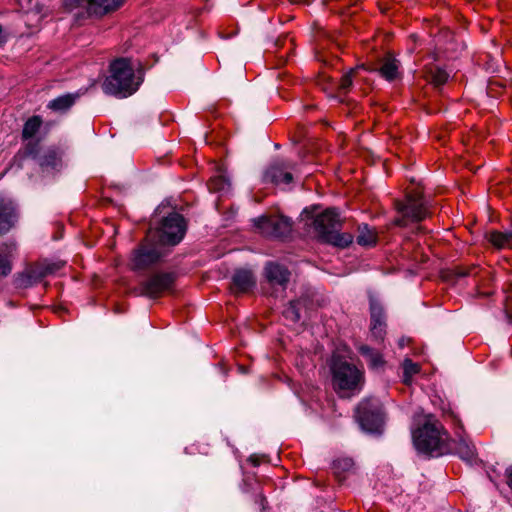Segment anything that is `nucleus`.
<instances>
[{
  "label": "nucleus",
  "instance_id": "nucleus-3",
  "mask_svg": "<svg viewBox=\"0 0 512 512\" xmlns=\"http://www.w3.org/2000/svg\"><path fill=\"white\" fill-rule=\"evenodd\" d=\"M333 387L341 397L359 392L364 383V372L338 355L331 363Z\"/></svg>",
  "mask_w": 512,
  "mask_h": 512
},
{
  "label": "nucleus",
  "instance_id": "nucleus-13",
  "mask_svg": "<svg viewBox=\"0 0 512 512\" xmlns=\"http://www.w3.org/2000/svg\"><path fill=\"white\" fill-rule=\"evenodd\" d=\"M266 277L271 285L285 287L289 280V271L282 265L269 263L266 268Z\"/></svg>",
  "mask_w": 512,
  "mask_h": 512
},
{
  "label": "nucleus",
  "instance_id": "nucleus-15",
  "mask_svg": "<svg viewBox=\"0 0 512 512\" xmlns=\"http://www.w3.org/2000/svg\"><path fill=\"white\" fill-rule=\"evenodd\" d=\"M359 352L366 359L367 364L371 370L381 371L384 369L386 362H385L382 354H380L377 351H374L373 349L369 348L368 346H361L359 348Z\"/></svg>",
  "mask_w": 512,
  "mask_h": 512
},
{
  "label": "nucleus",
  "instance_id": "nucleus-10",
  "mask_svg": "<svg viewBox=\"0 0 512 512\" xmlns=\"http://www.w3.org/2000/svg\"><path fill=\"white\" fill-rule=\"evenodd\" d=\"M172 282L173 279L170 275H156L143 284L142 294L156 297L160 293L168 290Z\"/></svg>",
  "mask_w": 512,
  "mask_h": 512
},
{
  "label": "nucleus",
  "instance_id": "nucleus-17",
  "mask_svg": "<svg viewBox=\"0 0 512 512\" xmlns=\"http://www.w3.org/2000/svg\"><path fill=\"white\" fill-rule=\"evenodd\" d=\"M233 284L235 289L240 292L247 291L254 285V277L249 270H238L233 276Z\"/></svg>",
  "mask_w": 512,
  "mask_h": 512
},
{
  "label": "nucleus",
  "instance_id": "nucleus-9",
  "mask_svg": "<svg viewBox=\"0 0 512 512\" xmlns=\"http://www.w3.org/2000/svg\"><path fill=\"white\" fill-rule=\"evenodd\" d=\"M255 225L260 232L267 236L281 237L291 231V221L282 215L263 216L255 220Z\"/></svg>",
  "mask_w": 512,
  "mask_h": 512
},
{
  "label": "nucleus",
  "instance_id": "nucleus-20",
  "mask_svg": "<svg viewBox=\"0 0 512 512\" xmlns=\"http://www.w3.org/2000/svg\"><path fill=\"white\" fill-rule=\"evenodd\" d=\"M321 239H323L324 241L331 243L337 247H341V248L347 247L353 241V237L351 234H348V233L340 234L336 231V229H332Z\"/></svg>",
  "mask_w": 512,
  "mask_h": 512
},
{
  "label": "nucleus",
  "instance_id": "nucleus-34",
  "mask_svg": "<svg viewBox=\"0 0 512 512\" xmlns=\"http://www.w3.org/2000/svg\"><path fill=\"white\" fill-rule=\"evenodd\" d=\"M338 463L340 464L341 461H339ZM342 463H343L345 469H348L352 466V461L350 459H344V460H342Z\"/></svg>",
  "mask_w": 512,
  "mask_h": 512
},
{
  "label": "nucleus",
  "instance_id": "nucleus-24",
  "mask_svg": "<svg viewBox=\"0 0 512 512\" xmlns=\"http://www.w3.org/2000/svg\"><path fill=\"white\" fill-rule=\"evenodd\" d=\"M74 101L75 97L73 95L67 94L52 100L48 104V107L55 111H65L74 104Z\"/></svg>",
  "mask_w": 512,
  "mask_h": 512
},
{
  "label": "nucleus",
  "instance_id": "nucleus-28",
  "mask_svg": "<svg viewBox=\"0 0 512 512\" xmlns=\"http://www.w3.org/2000/svg\"><path fill=\"white\" fill-rule=\"evenodd\" d=\"M61 158L60 154L56 150H48L46 154L44 155L41 165L46 167H57L60 163Z\"/></svg>",
  "mask_w": 512,
  "mask_h": 512
},
{
  "label": "nucleus",
  "instance_id": "nucleus-29",
  "mask_svg": "<svg viewBox=\"0 0 512 512\" xmlns=\"http://www.w3.org/2000/svg\"><path fill=\"white\" fill-rule=\"evenodd\" d=\"M7 254L0 255V277L7 276L11 272V264L8 255L14 250V246L7 247Z\"/></svg>",
  "mask_w": 512,
  "mask_h": 512
},
{
  "label": "nucleus",
  "instance_id": "nucleus-2",
  "mask_svg": "<svg viewBox=\"0 0 512 512\" xmlns=\"http://www.w3.org/2000/svg\"><path fill=\"white\" fill-rule=\"evenodd\" d=\"M412 438L417 451L423 454H443L450 450L446 432L432 415L424 417L422 425L413 430Z\"/></svg>",
  "mask_w": 512,
  "mask_h": 512
},
{
  "label": "nucleus",
  "instance_id": "nucleus-1",
  "mask_svg": "<svg viewBox=\"0 0 512 512\" xmlns=\"http://www.w3.org/2000/svg\"><path fill=\"white\" fill-rule=\"evenodd\" d=\"M142 81V71L136 70L130 60L120 58L111 64L110 75L103 82L102 89L106 94L125 98L135 93Z\"/></svg>",
  "mask_w": 512,
  "mask_h": 512
},
{
  "label": "nucleus",
  "instance_id": "nucleus-4",
  "mask_svg": "<svg viewBox=\"0 0 512 512\" xmlns=\"http://www.w3.org/2000/svg\"><path fill=\"white\" fill-rule=\"evenodd\" d=\"M304 225H312L315 233L324 237L332 229H336L340 224L339 214L335 209L329 208L322 213L314 215V209H305L300 216Z\"/></svg>",
  "mask_w": 512,
  "mask_h": 512
},
{
  "label": "nucleus",
  "instance_id": "nucleus-26",
  "mask_svg": "<svg viewBox=\"0 0 512 512\" xmlns=\"http://www.w3.org/2000/svg\"><path fill=\"white\" fill-rule=\"evenodd\" d=\"M419 365L413 363L411 360L406 359L403 362V381L405 384H410L412 377L419 372Z\"/></svg>",
  "mask_w": 512,
  "mask_h": 512
},
{
  "label": "nucleus",
  "instance_id": "nucleus-12",
  "mask_svg": "<svg viewBox=\"0 0 512 512\" xmlns=\"http://www.w3.org/2000/svg\"><path fill=\"white\" fill-rule=\"evenodd\" d=\"M265 180L274 184H289L292 181V174L287 171L284 162H275L265 173Z\"/></svg>",
  "mask_w": 512,
  "mask_h": 512
},
{
  "label": "nucleus",
  "instance_id": "nucleus-23",
  "mask_svg": "<svg viewBox=\"0 0 512 512\" xmlns=\"http://www.w3.org/2000/svg\"><path fill=\"white\" fill-rule=\"evenodd\" d=\"M42 125V119L39 116H33L29 118L23 127L22 135L24 139L32 138L40 129Z\"/></svg>",
  "mask_w": 512,
  "mask_h": 512
},
{
  "label": "nucleus",
  "instance_id": "nucleus-32",
  "mask_svg": "<svg viewBox=\"0 0 512 512\" xmlns=\"http://www.w3.org/2000/svg\"><path fill=\"white\" fill-rule=\"evenodd\" d=\"M355 74V70H351L341 78L340 89L346 91L352 84V77Z\"/></svg>",
  "mask_w": 512,
  "mask_h": 512
},
{
  "label": "nucleus",
  "instance_id": "nucleus-33",
  "mask_svg": "<svg viewBox=\"0 0 512 512\" xmlns=\"http://www.w3.org/2000/svg\"><path fill=\"white\" fill-rule=\"evenodd\" d=\"M59 267L56 265H49L45 268V270L42 272V275H47L53 273L56 269Z\"/></svg>",
  "mask_w": 512,
  "mask_h": 512
},
{
  "label": "nucleus",
  "instance_id": "nucleus-36",
  "mask_svg": "<svg viewBox=\"0 0 512 512\" xmlns=\"http://www.w3.org/2000/svg\"><path fill=\"white\" fill-rule=\"evenodd\" d=\"M292 3L300 4V3H309L310 0H290Z\"/></svg>",
  "mask_w": 512,
  "mask_h": 512
},
{
  "label": "nucleus",
  "instance_id": "nucleus-30",
  "mask_svg": "<svg viewBox=\"0 0 512 512\" xmlns=\"http://www.w3.org/2000/svg\"><path fill=\"white\" fill-rule=\"evenodd\" d=\"M430 79L435 86H440L447 81L448 74L440 68H435L430 71Z\"/></svg>",
  "mask_w": 512,
  "mask_h": 512
},
{
  "label": "nucleus",
  "instance_id": "nucleus-7",
  "mask_svg": "<svg viewBox=\"0 0 512 512\" xmlns=\"http://www.w3.org/2000/svg\"><path fill=\"white\" fill-rule=\"evenodd\" d=\"M163 254V247L159 243L147 239L133 251L130 258V267L133 270L145 269L156 263Z\"/></svg>",
  "mask_w": 512,
  "mask_h": 512
},
{
  "label": "nucleus",
  "instance_id": "nucleus-5",
  "mask_svg": "<svg viewBox=\"0 0 512 512\" xmlns=\"http://www.w3.org/2000/svg\"><path fill=\"white\" fill-rule=\"evenodd\" d=\"M356 415L363 430L379 432L383 423L381 407L375 399L363 400L357 407Z\"/></svg>",
  "mask_w": 512,
  "mask_h": 512
},
{
  "label": "nucleus",
  "instance_id": "nucleus-27",
  "mask_svg": "<svg viewBox=\"0 0 512 512\" xmlns=\"http://www.w3.org/2000/svg\"><path fill=\"white\" fill-rule=\"evenodd\" d=\"M302 306V302L299 300L290 302L289 306L283 312L285 318L293 322L298 321L300 319V310Z\"/></svg>",
  "mask_w": 512,
  "mask_h": 512
},
{
  "label": "nucleus",
  "instance_id": "nucleus-6",
  "mask_svg": "<svg viewBox=\"0 0 512 512\" xmlns=\"http://www.w3.org/2000/svg\"><path fill=\"white\" fill-rule=\"evenodd\" d=\"M186 225L181 215L177 213L169 214L157 232L158 242L163 245H176L184 237Z\"/></svg>",
  "mask_w": 512,
  "mask_h": 512
},
{
  "label": "nucleus",
  "instance_id": "nucleus-21",
  "mask_svg": "<svg viewBox=\"0 0 512 512\" xmlns=\"http://www.w3.org/2000/svg\"><path fill=\"white\" fill-rule=\"evenodd\" d=\"M208 187L214 192H227L230 188V182L224 171L220 170L216 176L212 177Z\"/></svg>",
  "mask_w": 512,
  "mask_h": 512
},
{
  "label": "nucleus",
  "instance_id": "nucleus-8",
  "mask_svg": "<svg viewBox=\"0 0 512 512\" xmlns=\"http://www.w3.org/2000/svg\"><path fill=\"white\" fill-rule=\"evenodd\" d=\"M402 218L396 220L397 225L404 226L407 221L418 222L427 216V209L419 194L407 196L404 204L398 205Z\"/></svg>",
  "mask_w": 512,
  "mask_h": 512
},
{
  "label": "nucleus",
  "instance_id": "nucleus-31",
  "mask_svg": "<svg viewBox=\"0 0 512 512\" xmlns=\"http://www.w3.org/2000/svg\"><path fill=\"white\" fill-rule=\"evenodd\" d=\"M92 0H64L65 6L69 9L84 7L89 10Z\"/></svg>",
  "mask_w": 512,
  "mask_h": 512
},
{
  "label": "nucleus",
  "instance_id": "nucleus-19",
  "mask_svg": "<svg viewBox=\"0 0 512 512\" xmlns=\"http://www.w3.org/2000/svg\"><path fill=\"white\" fill-rule=\"evenodd\" d=\"M487 238L496 248H512V232L492 231L487 235Z\"/></svg>",
  "mask_w": 512,
  "mask_h": 512
},
{
  "label": "nucleus",
  "instance_id": "nucleus-14",
  "mask_svg": "<svg viewBox=\"0 0 512 512\" xmlns=\"http://www.w3.org/2000/svg\"><path fill=\"white\" fill-rule=\"evenodd\" d=\"M371 331L372 334L379 339L383 338L385 332V323L383 321V312L379 304L371 300Z\"/></svg>",
  "mask_w": 512,
  "mask_h": 512
},
{
  "label": "nucleus",
  "instance_id": "nucleus-22",
  "mask_svg": "<svg viewBox=\"0 0 512 512\" xmlns=\"http://www.w3.org/2000/svg\"><path fill=\"white\" fill-rule=\"evenodd\" d=\"M449 445H451L449 443ZM453 448L450 446L451 451ZM455 452L465 461H472L475 456V448L468 441L461 439L454 448Z\"/></svg>",
  "mask_w": 512,
  "mask_h": 512
},
{
  "label": "nucleus",
  "instance_id": "nucleus-35",
  "mask_svg": "<svg viewBox=\"0 0 512 512\" xmlns=\"http://www.w3.org/2000/svg\"><path fill=\"white\" fill-rule=\"evenodd\" d=\"M506 474L508 478V484L510 487H512V469H507Z\"/></svg>",
  "mask_w": 512,
  "mask_h": 512
},
{
  "label": "nucleus",
  "instance_id": "nucleus-11",
  "mask_svg": "<svg viewBox=\"0 0 512 512\" xmlns=\"http://www.w3.org/2000/svg\"><path fill=\"white\" fill-rule=\"evenodd\" d=\"M15 206L10 199L0 197V232H7L16 222Z\"/></svg>",
  "mask_w": 512,
  "mask_h": 512
},
{
  "label": "nucleus",
  "instance_id": "nucleus-16",
  "mask_svg": "<svg viewBox=\"0 0 512 512\" xmlns=\"http://www.w3.org/2000/svg\"><path fill=\"white\" fill-rule=\"evenodd\" d=\"M124 0H92L88 12L105 14L120 8Z\"/></svg>",
  "mask_w": 512,
  "mask_h": 512
},
{
  "label": "nucleus",
  "instance_id": "nucleus-37",
  "mask_svg": "<svg viewBox=\"0 0 512 512\" xmlns=\"http://www.w3.org/2000/svg\"><path fill=\"white\" fill-rule=\"evenodd\" d=\"M359 69H363V66H360V67H357L356 69H354V70H355V73H357V71H358Z\"/></svg>",
  "mask_w": 512,
  "mask_h": 512
},
{
  "label": "nucleus",
  "instance_id": "nucleus-18",
  "mask_svg": "<svg viewBox=\"0 0 512 512\" xmlns=\"http://www.w3.org/2000/svg\"><path fill=\"white\" fill-rule=\"evenodd\" d=\"M379 72L381 76L386 80H395L399 75V62L395 58L387 56L384 59L383 64L379 69Z\"/></svg>",
  "mask_w": 512,
  "mask_h": 512
},
{
  "label": "nucleus",
  "instance_id": "nucleus-25",
  "mask_svg": "<svg viewBox=\"0 0 512 512\" xmlns=\"http://www.w3.org/2000/svg\"><path fill=\"white\" fill-rule=\"evenodd\" d=\"M357 242L362 246H371L376 243V233L367 225L359 228Z\"/></svg>",
  "mask_w": 512,
  "mask_h": 512
}]
</instances>
